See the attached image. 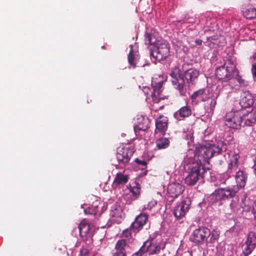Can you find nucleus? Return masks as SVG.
<instances>
[{"label": "nucleus", "instance_id": "45", "mask_svg": "<svg viewBox=\"0 0 256 256\" xmlns=\"http://www.w3.org/2000/svg\"><path fill=\"white\" fill-rule=\"evenodd\" d=\"M254 168L255 170H256V160L255 161L254 164Z\"/></svg>", "mask_w": 256, "mask_h": 256}, {"label": "nucleus", "instance_id": "40", "mask_svg": "<svg viewBox=\"0 0 256 256\" xmlns=\"http://www.w3.org/2000/svg\"><path fill=\"white\" fill-rule=\"evenodd\" d=\"M145 252H143L141 250V248L139 250L138 252L134 254L132 256H142L143 254H144Z\"/></svg>", "mask_w": 256, "mask_h": 256}, {"label": "nucleus", "instance_id": "35", "mask_svg": "<svg viewBox=\"0 0 256 256\" xmlns=\"http://www.w3.org/2000/svg\"><path fill=\"white\" fill-rule=\"evenodd\" d=\"M143 122L144 124L140 123L138 125V128L140 130H146L148 128V120H144Z\"/></svg>", "mask_w": 256, "mask_h": 256}, {"label": "nucleus", "instance_id": "2", "mask_svg": "<svg viewBox=\"0 0 256 256\" xmlns=\"http://www.w3.org/2000/svg\"><path fill=\"white\" fill-rule=\"evenodd\" d=\"M199 75V72L194 68H190L186 70L183 76L180 74L179 68L175 66L170 74L172 76V82L176 86L180 92L182 94L184 92L185 81L188 83L193 84Z\"/></svg>", "mask_w": 256, "mask_h": 256}, {"label": "nucleus", "instance_id": "26", "mask_svg": "<svg viewBox=\"0 0 256 256\" xmlns=\"http://www.w3.org/2000/svg\"><path fill=\"white\" fill-rule=\"evenodd\" d=\"M156 144L158 149H164L168 146L170 140L166 138H161L156 140Z\"/></svg>", "mask_w": 256, "mask_h": 256}, {"label": "nucleus", "instance_id": "14", "mask_svg": "<svg viewBox=\"0 0 256 256\" xmlns=\"http://www.w3.org/2000/svg\"><path fill=\"white\" fill-rule=\"evenodd\" d=\"M148 220V216L146 214H141L138 215L135 219V221L131 224V228L133 230L134 233L138 232Z\"/></svg>", "mask_w": 256, "mask_h": 256}, {"label": "nucleus", "instance_id": "9", "mask_svg": "<svg viewBox=\"0 0 256 256\" xmlns=\"http://www.w3.org/2000/svg\"><path fill=\"white\" fill-rule=\"evenodd\" d=\"M158 79L157 78H152V86L153 88V92L152 94V101L155 103H158L163 98L160 96V92L162 90L163 81L161 78L158 76Z\"/></svg>", "mask_w": 256, "mask_h": 256}, {"label": "nucleus", "instance_id": "6", "mask_svg": "<svg viewBox=\"0 0 256 256\" xmlns=\"http://www.w3.org/2000/svg\"><path fill=\"white\" fill-rule=\"evenodd\" d=\"M242 123L243 120L240 112L232 111L226 114L224 118V124L228 128L238 129Z\"/></svg>", "mask_w": 256, "mask_h": 256}, {"label": "nucleus", "instance_id": "44", "mask_svg": "<svg viewBox=\"0 0 256 256\" xmlns=\"http://www.w3.org/2000/svg\"><path fill=\"white\" fill-rule=\"evenodd\" d=\"M148 88H144V92H146L147 94H148Z\"/></svg>", "mask_w": 256, "mask_h": 256}, {"label": "nucleus", "instance_id": "12", "mask_svg": "<svg viewBox=\"0 0 256 256\" xmlns=\"http://www.w3.org/2000/svg\"><path fill=\"white\" fill-rule=\"evenodd\" d=\"M162 248V244L159 242H152V240H148L145 242L141 247V250L148 252L150 254H157L160 252Z\"/></svg>", "mask_w": 256, "mask_h": 256}, {"label": "nucleus", "instance_id": "3", "mask_svg": "<svg viewBox=\"0 0 256 256\" xmlns=\"http://www.w3.org/2000/svg\"><path fill=\"white\" fill-rule=\"evenodd\" d=\"M216 76L218 79L224 82H227L232 78L236 83L232 88L238 89L240 87L244 86V81L238 75L236 66L234 64H230L229 66H222L217 68L216 70Z\"/></svg>", "mask_w": 256, "mask_h": 256}, {"label": "nucleus", "instance_id": "13", "mask_svg": "<svg viewBox=\"0 0 256 256\" xmlns=\"http://www.w3.org/2000/svg\"><path fill=\"white\" fill-rule=\"evenodd\" d=\"M246 199L244 200H240L238 198H233L230 204V207L232 210L234 212L249 210L250 207L248 206H246Z\"/></svg>", "mask_w": 256, "mask_h": 256}, {"label": "nucleus", "instance_id": "29", "mask_svg": "<svg viewBox=\"0 0 256 256\" xmlns=\"http://www.w3.org/2000/svg\"><path fill=\"white\" fill-rule=\"evenodd\" d=\"M246 242L255 248L256 246V236L254 232H250L249 233Z\"/></svg>", "mask_w": 256, "mask_h": 256}, {"label": "nucleus", "instance_id": "34", "mask_svg": "<svg viewBox=\"0 0 256 256\" xmlns=\"http://www.w3.org/2000/svg\"><path fill=\"white\" fill-rule=\"evenodd\" d=\"M210 147L212 148V151L213 156L216 154H217L221 153L222 151V148H220V146H216L215 145H211Z\"/></svg>", "mask_w": 256, "mask_h": 256}, {"label": "nucleus", "instance_id": "38", "mask_svg": "<svg viewBox=\"0 0 256 256\" xmlns=\"http://www.w3.org/2000/svg\"><path fill=\"white\" fill-rule=\"evenodd\" d=\"M84 212L86 214H95L96 212V208H89L88 210H84Z\"/></svg>", "mask_w": 256, "mask_h": 256}, {"label": "nucleus", "instance_id": "17", "mask_svg": "<svg viewBox=\"0 0 256 256\" xmlns=\"http://www.w3.org/2000/svg\"><path fill=\"white\" fill-rule=\"evenodd\" d=\"M128 180V175L126 172L125 170H123L122 172H120L116 174L112 184V186L116 188L120 185L126 184Z\"/></svg>", "mask_w": 256, "mask_h": 256}, {"label": "nucleus", "instance_id": "18", "mask_svg": "<svg viewBox=\"0 0 256 256\" xmlns=\"http://www.w3.org/2000/svg\"><path fill=\"white\" fill-rule=\"evenodd\" d=\"M168 118L167 117L161 116L156 120V132L164 134L168 128Z\"/></svg>", "mask_w": 256, "mask_h": 256}, {"label": "nucleus", "instance_id": "37", "mask_svg": "<svg viewBox=\"0 0 256 256\" xmlns=\"http://www.w3.org/2000/svg\"><path fill=\"white\" fill-rule=\"evenodd\" d=\"M89 252L88 249L85 246H82L80 251V254L81 256H86Z\"/></svg>", "mask_w": 256, "mask_h": 256}, {"label": "nucleus", "instance_id": "23", "mask_svg": "<svg viewBox=\"0 0 256 256\" xmlns=\"http://www.w3.org/2000/svg\"><path fill=\"white\" fill-rule=\"evenodd\" d=\"M240 102L243 106H250L253 103L252 95L248 92H244L241 96Z\"/></svg>", "mask_w": 256, "mask_h": 256}, {"label": "nucleus", "instance_id": "10", "mask_svg": "<svg viewBox=\"0 0 256 256\" xmlns=\"http://www.w3.org/2000/svg\"><path fill=\"white\" fill-rule=\"evenodd\" d=\"M210 235V230L205 228H201L194 230L190 238V240L196 243L202 244Z\"/></svg>", "mask_w": 256, "mask_h": 256}, {"label": "nucleus", "instance_id": "36", "mask_svg": "<svg viewBox=\"0 0 256 256\" xmlns=\"http://www.w3.org/2000/svg\"><path fill=\"white\" fill-rule=\"evenodd\" d=\"M157 204V202L155 200H152L148 204L146 207L145 206L144 208L148 209L150 210H152L154 207Z\"/></svg>", "mask_w": 256, "mask_h": 256}, {"label": "nucleus", "instance_id": "32", "mask_svg": "<svg viewBox=\"0 0 256 256\" xmlns=\"http://www.w3.org/2000/svg\"><path fill=\"white\" fill-rule=\"evenodd\" d=\"M80 234L82 232L86 233L89 229V226L83 222H81L78 226Z\"/></svg>", "mask_w": 256, "mask_h": 256}, {"label": "nucleus", "instance_id": "42", "mask_svg": "<svg viewBox=\"0 0 256 256\" xmlns=\"http://www.w3.org/2000/svg\"><path fill=\"white\" fill-rule=\"evenodd\" d=\"M196 42L198 44L200 45L202 44V41L201 40H196Z\"/></svg>", "mask_w": 256, "mask_h": 256}, {"label": "nucleus", "instance_id": "22", "mask_svg": "<svg viewBox=\"0 0 256 256\" xmlns=\"http://www.w3.org/2000/svg\"><path fill=\"white\" fill-rule=\"evenodd\" d=\"M243 120H244V125L248 126H252L256 122V112H251L248 113L246 114H244L242 115Z\"/></svg>", "mask_w": 256, "mask_h": 256}, {"label": "nucleus", "instance_id": "16", "mask_svg": "<svg viewBox=\"0 0 256 256\" xmlns=\"http://www.w3.org/2000/svg\"><path fill=\"white\" fill-rule=\"evenodd\" d=\"M184 190V187L179 183L170 184L168 188V192L172 198H177L182 194Z\"/></svg>", "mask_w": 256, "mask_h": 256}, {"label": "nucleus", "instance_id": "24", "mask_svg": "<svg viewBox=\"0 0 256 256\" xmlns=\"http://www.w3.org/2000/svg\"><path fill=\"white\" fill-rule=\"evenodd\" d=\"M218 97V96H214L208 101H206V102L204 104V108L208 112L212 114L214 112Z\"/></svg>", "mask_w": 256, "mask_h": 256}, {"label": "nucleus", "instance_id": "15", "mask_svg": "<svg viewBox=\"0 0 256 256\" xmlns=\"http://www.w3.org/2000/svg\"><path fill=\"white\" fill-rule=\"evenodd\" d=\"M196 154L204 159H208L213 156L210 144L201 146L196 148Z\"/></svg>", "mask_w": 256, "mask_h": 256}, {"label": "nucleus", "instance_id": "20", "mask_svg": "<svg viewBox=\"0 0 256 256\" xmlns=\"http://www.w3.org/2000/svg\"><path fill=\"white\" fill-rule=\"evenodd\" d=\"M192 114L190 108L188 106L181 108L178 110L174 114V117L178 120L189 116Z\"/></svg>", "mask_w": 256, "mask_h": 256}, {"label": "nucleus", "instance_id": "27", "mask_svg": "<svg viewBox=\"0 0 256 256\" xmlns=\"http://www.w3.org/2000/svg\"><path fill=\"white\" fill-rule=\"evenodd\" d=\"M122 210L120 206H114L112 208L110 214L112 217H122Z\"/></svg>", "mask_w": 256, "mask_h": 256}, {"label": "nucleus", "instance_id": "7", "mask_svg": "<svg viewBox=\"0 0 256 256\" xmlns=\"http://www.w3.org/2000/svg\"><path fill=\"white\" fill-rule=\"evenodd\" d=\"M214 96H219V92L216 89H214V88L207 87L194 92L191 96V99L194 102L196 101L198 98H199L202 102H206Z\"/></svg>", "mask_w": 256, "mask_h": 256}, {"label": "nucleus", "instance_id": "33", "mask_svg": "<svg viewBox=\"0 0 256 256\" xmlns=\"http://www.w3.org/2000/svg\"><path fill=\"white\" fill-rule=\"evenodd\" d=\"M132 232H134L130 227V228H127L123 231L122 236L123 238L130 239L132 237Z\"/></svg>", "mask_w": 256, "mask_h": 256}, {"label": "nucleus", "instance_id": "30", "mask_svg": "<svg viewBox=\"0 0 256 256\" xmlns=\"http://www.w3.org/2000/svg\"><path fill=\"white\" fill-rule=\"evenodd\" d=\"M242 252L244 256L249 255L254 248V246H250L245 242L242 246Z\"/></svg>", "mask_w": 256, "mask_h": 256}, {"label": "nucleus", "instance_id": "46", "mask_svg": "<svg viewBox=\"0 0 256 256\" xmlns=\"http://www.w3.org/2000/svg\"><path fill=\"white\" fill-rule=\"evenodd\" d=\"M255 256H256V255Z\"/></svg>", "mask_w": 256, "mask_h": 256}, {"label": "nucleus", "instance_id": "8", "mask_svg": "<svg viewBox=\"0 0 256 256\" xmlns=\"http://www.w3.org/2000/svg\"><path fill=\"white\" fill-rule=\"evenodd\" d=\"M134 154L133 148L129 144H120L117 148L116 158L120 163H128Z\"/></svg>", "mask_w": 256, "mask_h": 256}, {"label": "nucleus", "instance_id": "25", "mask_svg": "<svg viewBox=\"0 0 256 256\" xmlns=\"http://www.w3.org/2000/svg\"><path fill=\"white\" fill-rule=\"evenodd\" d=\"M140 188L138 187L137 186H134L129 190V194H128L125 196V199L127 200L129 197H130L131 200L128 202L130 203L132 200H134L137 198L138 195L140 194Z\"/></svg>", "mask_w": 256, "mask_h": 256}, {"label": "nucleus", "instance_id": "41", "mask_svg": "<svg viewBox=\"0 0 256 256\" xmlns=\"http://www.w3.org/2000/svg\"><path fill=\"white\" fill-rule=\"evenodd\" d=\"M253 210L254 212L256 214V202H254V205L253 206Z\"/></svg>", "mask_w": 256, "mask_h": 256}, {"label": "nucleus", "instance_id": "31", "mask_svg": "<svg viewBox=\"0 0 256 256\" xmlns=\"http://www.w3.org/2000/svg\"><path fill=\"white\" fill-rule=\"evenodd\" d=\"M210 241L211 242H214L215 240H218L220 236V232L216 230H214L212 232H210Z\"/></svg>", "mask_w": 256, "mask_h": 256}, {"label": "nucleus", "instance_id": "5", "mask_svg": "<svg viewBox=\"0 0 256 256\" xmlns=\"http://www.w3.org/2000/svg\"><path fill=\"white\" fill-rule=\"evenodd\" d=\"M204 172V169L200 164L198 162H192L189 168L188 174L185 178L186 183L190 186H194L203 177Z\"/></svg>", "mask_w": 256, "mask_h": 256}, {"label": "nucleus", "instance_id": "39", "mask_svg": "<svg viewBox=\"0 0 256 256\" xmlns=\"http://www.w3.org/2000/svg\"><path fill=\"white\" fill-rule=\"evenodd\" d=\"M136 162L138 164H141V165H142V166H146V161H144V160H138V158H136Z\"/></svg>", "mask_w": 256, "mask_h": 256}, {"label": "nucleus", "instance_id": "4", "mask_svg": "<svg viewBox=\"0 0 256 256\" xmlns=\"http://www.w3.org/2000/svg\"><path fill=\"white\" fill-rule=\"evenodd\" d=\"M147 45H154V48L151 52L150 55L156 60L160 61L166 58L169 55L170 46L165 41L156 40L150 34H146L144 39Z\"/></svg>", "mask_w": 256, "mask_h": 256}, {"label": "nucleus", "instance_id": "28", "mask_svg": "<svg viewBox=\"0 0 256 256\" xmlns=\"http://www.w3.org/2000/svg\"><path fill=\"white\" fill-rule=\"evenodd\" d=\"M243 14L246 18H254L256 16V9L252 8H248L243 11Z\"/></svg>", "mask_w": 256, "mask_h": 256}, {"label": "nucleus", "instance_id": "11", "mask_svg": "<svg viewBox=\"0 0 256 256\" xmlns=\"http://www.w3.org/2000/svg\"><path fill=\"white\" fill-rule=\"evenodd\" d=\"M191 200L190 198H186L182 200L180 204H178L174 208V216L178 218L185 216L190 209Z\"/></svg>", "mask_w": 256, "mask_h": 256}, {"label": "nucleus", "instance_id": "1", "mask_svg": "<svg viewBox=\"0 0 256 256\" xmlns=\"http://www.w3.org/2000/svg\"><path fill=\"white\" fill-rule=\"evenodd\" d=\"M238 158V154H234L230 157V162L228 170L230 174L236 172L234 178L236 184L216 190L210 196V200L212 202H218L222 200L234 197L240 188H244L245 186L247 179L246 174L241 170L237 171Z\"/></svg>", "mask_w": 256, "mask_h": 256}, {"label": "nucleus", "instance_id": "19", "mask_svg": "<svg viewBox=\"0 0 256 256\" xmlns=\"http://www.w3.org/2000/svg\"><path fill=\"white\" fill-rule=\"evenodd\" d=\"M128 247L124 240H119L115 246L116 252L113 256H126V248Z\"/></svg>", "mask_w": 256, "mask_h": 256}, {"label": "nucleus", "instance_id": "43", "mask_svg": "<svg viewBox=\"0 0 256 256\" xmlns=\"http://www.w3.org/2000/svg\"><path fill=\"white\" fill-rule=\"evenodd\" d=\"M192 160L190 162H188V161H187V158H184V163H186V164L190 163V162H192Z\"/></svg>", "mask_w": 256, "mask_h": 256}, {"label": "nucleus", "instance_id": "21", "mask_svg": "<svg viewBox=\"0 0 256 256\" xmlns=\"http://www.w3.org/2000/svg\"><path fill=\"white\" fill-rule=\"evenodd\" d=\"M140 56L138 50L132 49V45H130V50L128 56V61L130 66L136 68V64L139 60Z\"/></svg>", "mask_w": 256, "mask_h": 256}]
</instances>
